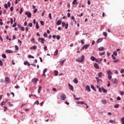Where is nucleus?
I'll use <instances>...</instances> for the list:
<instances>
[{
  "instance_id": "obj_1",
  "label": "nucleus",
  "mask_w": 124,
  "mask_h": 124,
  "mask_svg": "<svg viewBox=\"0 0 124 124\" xmlns=\"http://www.w3.org/2000/svg\"><path fill=\"white\" fill-rule=\"evenodd\" d=\"M85 61V56L82 55L81 58H78V59L76 60V62H83Z\"/></svg>"
},
{
  "instance_id": "obj_2",
  "label": "nucleus",
  "mask_w": 124,
  "mask_h": 124,
  "mask_svg": "<svg viewBox=\"0 0 124 124\" xmlns=\"http://www.w3.org/2000/svg\"><path fill=\"white\" fill-rule=\"evenodd\" d=\"M90 60L92 61V62H98V60L96 58L94 57L93 56H92L90 58Z\"/></svg>"
},
{
  "instance_id": "obj_3",
  "label": "nucleus",
  "mask_w": 124,
  "mask_h": 124,
  "mask_svg": "<svg viewBox=\"0 0 124 124\" xmlns=\"http://www.w3.org/2000/svg\"><path fill=\"white\" fill-rule=\"evenodd\" d=\"M68 87L69 88L70 91H71L72 92H74V87H73V86L70 83H69Z\"/></svg>"
},
{
  "instance_id": "obj_4",
  "label": "nucleus",
  "mask_w": 124,
  "mask_h": 124,
  "mask_svg": "<svg viewBox=\"0 0 124 124\" xmlns=\"http://www.w3.org/2000/svg\"><path fill=\"white\" fill-rule=\"evenodd\" d=\"M10 5H11V4H10V2H7V3H5L4 5L5 8H8V7H10Z\"/></svg>"
},
{
  "instance_id": "obj_5",
  "label": "nucleus",
  "mask_w": 124,
  "mask_h": 124,
  "mask_svg": "<svg viewBox=\"0 0 124 124\" xmlns=\"http://www.w3.org/2000/svg\"><path fill=\"white\" fill-rule=\"evenodd\" d=\"M39 42H41V43H42V44H44V42L45 41V38H40L39 39H38Z\"/></svg>"
},
{
  "instance_id": "obj_6",
  "label": "nucleus",
  "mask_w": 124,
  "mask_h": 124,
  "mask_svg": "<svg viewBox=\"0 0 124 124\" xmlns=\"http://www.w3.org/2000/svg\"><path fill=\"white\" fill-rule=\"evenodd\" d=\"M61 99H62V100H65L66 99V95L64 94L62 95L61 96Z\"/></svg>"
},
{
  "instance_id": "obj_7",
  "label": "nucleus",
  "mask_w": 124,
  "mask_h": 124,
  "mask_svg": "<svg viewBox=\"0 0 124 124\" xmlns=\"http://www.w3.org/2000/svg\"><path fill=\"white\" fill-rule=\"evenodd\" d=\"M5 81L6 83L9 84L10 82V79H9L8 77H6L5 78Z\"/></svg>"
},
{
  "instance_id": "obj_8",
  "label": "nucleus",
  "mask_w": 124,
  "mask_h": 124,
  "mask_svg": "<svg viewBox=\"0 0 124 124\" xmlns=\"http://www.w3.org/2000/svg\"><path fill=\"white\" fill-rule=\"evenodd\" d=\"M25 15H27L28 18H31V13H29V12H26L25 13Z\"/></svg>"
},
{
  "instance_id": "obj_9",
  "label": "nucleus",
  "mask_w": 124,
  "mask_h": 124,
  "mask_svg": "<svg viewBox=\"0 0 124 124\" xmlns=\"http://www.w3.org/2000/svg\"><path fill=\"white\" fill-rule=\"evenodd\" d=\"M109 123H110V124H118V122L116 121V120H109Z\"/></svg>"
},
{
  "instance_id": "obj_10",
  "label": "nucleus",
  "mask_w": 124,
  "mask_h": 124,
  "mask_svg": "<svg viewBox=\"0 0 124 124\" xmlns=\"http://www.w3.org/2000/svg\"><path fill=\"white\" fill-rule=\"evenodd\" d=\"M85 89L86 91H87V92H91V87H90V86L89 85L86 86L85 87Z\"/></svg>"
},
{
  "instance_id": "obj_11",
  "label": "nucleus",
  "mask_w": 124,
  "mask_h": 124,
  "mask_svg": "<svg viewBox=\"0 0 124 124\" xmlns=\"http://www.w3.org/2000/svg\"><path fill=\"white\" fill-rule=\"evenodd\" d=\"M5 52L7 54H12L13 53V51H12L11 50H8V49L6 50Z\"/></svg>"
},
{
  "instance_id": "obj_12",
  "label": "nucleus",
  "mask_w": 124,
  "mask_h": 124,
  "mask_svg": "<svg viewBox=\"0 0 124 124\" xmlns=\"http://www.w3.org/2000/svg\"><path fill=\"white\" fill-rule=\"evenodd\" d=\"M46 72H47V68H45L43 72V76H45V77H46V74H45V73H46Z\"/></svg>"
},
{
  "instance_id": "obj_13",
  "label": "nucleus",
  "mask_w": 124,
  "mask_h": 124,
  "mask_svg": "<svg viewBox=\"0 0 124 124\" xmlns=\"http://www.w3.org/2000/svg\"><path fill=\"white\" fill-rule=\"evenodd\" d=\"M94 67L97 69H99V66H98V64H97V63H94Z\"/></svg>"
},
{
  "instance_id": "obj_14",
  "label": "nucleus",
  "mask_w": 124,
  "mask_h": 124,
  "mask_svg": "<svg viewBox=\"0 0 124 124\" xmlns=\"http://www.w3.org/2000/svg\"><path fill=\"white\" fill-rule=\"evenodd\" d=\"M37 49V47L36 46H34L30 47V50H36Z\"/></svg>"
},
{
  "instance_id": "obj_15",
  "label": "nucleus",
  "mask_w": 124,
  "mask_h": 124,
  "mask_svg": "<svg viewBox=\"0 0 124 124\" xmlns=\"http://www.w3.org/2000/svg\"><path fill=\"white\" fill-rule=\"evenodd\" d=\"M74 84H78V78H75L73 80Z\"/></svg>"
},
{
  "instance_id": "obj_16",
  "label": "nucleus",
  "mask_w": 124,
  "mask_h": 124,
  "mask_svg": "<svg viewBox=\"0 0 124 124\" xmlns=\"http://www.w3.org/2000/svg\"><path fill=\"white\" fill-rule=\"evenodd\" d=\"M38 81V79H37V78H33L32 79V83H37Z\"/></svg>"
},
{
  "instance_id": "obj_17",
  "label": "nucleus",
  "mask_w": 124,
  "mask_h": 124,
  "mask_svg": "<svg viewBox=\"0 0 124 124\" xmlns=\"http://www.w3.org/2000/svg\"><path fill=\"white\" fill-rule=\"evenodd\" d=\"M112 81L113 84H117V83H118V80H117V79H116V78H113L112 79Z\"/></svg>"
},
{
  "instance_id": "obj_18",
  "label": "nucleus",
  "mask_w": 124,
  "mask_h": 124,
  "mask_svg": "<svg viewBox=\"0 0 124 124\" xmlns=\"http://www.w3.org/2000/svg\"><path fill=\"white\" fill-rule=\"evenodd\" d=\"M76 103H77V104H81V105H83V104H85V102L78 101V102H76Z\"/></svg>"
},
{
  "instance_id": "obj_19",
  "label": "nucleus",
  "mask_w": 124,
  "mask_h": 124,
  "mask_svg": "<svg viewBox=\"0 0 124 124\" xmlns=\"http://www.w3.org/2000/svg\"><path fill=\"white\" fill-rule=\"evenodd\" d=\"M108 75H112V72L110 70H108L107 71Z\"/></svg>"
},
{
  "instance_id": "obj_20",
  "label": "nucleus",
  "mask_w": 124,
  "mask_h": 124,
  "mask_svg": "<svg viewBox=\"0 0 124 124\" xmlns=\"http://www.w3.org/2000/svg\"><path fill=\"white\" fill-rule=\"evenodd\" d=\"M103 75V73L102 72H100L98 74V76L99 78H101Z\"/></svg>"
},
{
  "instance_id": "obj_21",
  "label": "nucleus",
  "mask_w": 124,
  "mask_h": 124,
  "mask_svg": "<svg viewBox=\"0 0 124 124\" xmlns=\"http://www.w3.org/2000/svg\"><path fill=\"white\" fill-rule=\"evenodd\" d=\"M83 47H84V49H87L88 47H90V44L85 45L83 46Z\"/></svg>"
},
{
  "instance_id": "obj_22",
  "label": "nucleus",
  "mask_w": 124,
  "mask_h": 124,
  "mask_svg": "<svg viewBox=\"0 0 124 124\" xmlns=\"http://www.w3.org/2000/svg\"><path fill=\"white\" fill-rule=\"evenodd\" d=\"M102 92H103V93H107V90H106V89H105L104 88H103V87H102Z\"/></svg>"
},
{
  "instance_id": "obj_23",
  "label": "nucleus",
  "mask_w": 124,
  "mask_h": 124,
  "mask_svg": "<svg viewBox=\"0 0 124 124\" xmlns=\"http://www.w3.org/2000/svg\"><path fill=\"white\" fill-rule=\"evenodd\" d=\"M91 89H92V90H93V91H94V92H96V90L95 89V88H94V86L93 85H91Z\"/></svg>"
},
{
  "instance_id": "obj_24",
  "label": "nucleus",
  "mask_w": 124,
  "mask_h": 124,
  "mask_svg": "<svg viewBox=\"0 0 124 124\" xmlns=\"http://www.w3.org/2000/svg\"><path fill=\"white\" fill-rule=\"evenodd\" d=\"M41 90H42V87L39 86V89L38 90V93H39L41 91Z\"/></svg>"
},
{
  "instance_id": "obj_25",
  "label": "nucleus",
  "mask_w": 124,
  "mask_h": 124,
  "mask_svg": "<svg viewBox=\"0 0 124 124\" xmlns=\"http://www.w3.org/2000/svg\"><path fill=\"white\" fill-rule=\"evenodd\" d=\"M61 24H62V20H59L58 21H57L56 24L58 25V26L61 25Z\"/></svg>"
},
{
  "instance_id": "obj_26",
  "label": "nucleus",
  "mask_w": 124,
  "mask_h": 124,
  "mask_svg": "<svg viewBox=\"0 0 124 124\" xmlns=\"http://www.w3.org/2000/svg\"><path fill=\"white\" fill-rule=\"evenodd\" d=\"M65 61H66L65 60H62L61 62H60L61 65H63Z\"/></svg>"
},
{
  "instance_id": "obj_27",
  "label": "nucleus",
  "mask_w": 124,
  "mask_h": 124,
  "mask_svg": "<svg viewBox=\"0 0 124 124\" xmlns=\"http://www.w3.org/2000/svg\"><path fill=\"white\" fill-rule=\"evenodd\" d=\"M121 124H124V117H122L121 119Z\"/></svg>"
},
{
  "instance_id": "obj_28",
  "label": "nucleus",
  "mask_w": 124,
  "mask_h": 124,
  "mask_svg": "<svg viewBox=\"0 0 124 124\" xmlns=\"http://www.w3.org/2000/svg\"><path fill=\"white\" fill-rule=\"evenodd\" d=\"M101 101L103 104H106L107 103L106 100H101Z\"/></svg>"
},
{
  "instance_id": "obj_29",
  "label": "nucleus",
  "mask_w": 124,
  "mask_h": 124,
  "mask_svg": "<svg viewBox=\"0 0 124 124\" xmlns=\"http://www.w3.org/2000/svg\"><path fill=\"white\" fill-rule=\"evenodd\" d=\"M55 76H58V74H59V72L57 70L54 71Z\"/></svg>"
},
{
  "instance_id": "obj_30",
  "label": "nucleus",
  "mask_w": 124,
  "mask_h": 124,
  "mask_svg": "<svg viewBox=\"0 0 124 124\" xmlns=\"http://www.w3.org/2000/svg\"><path fill=\"white\" fill-rule=\"evenodd\" d=\"M58 53H59V50H58V49H56L54 52V56H57Z\"/></svg>"
},
{
  "instance_id": "obj_31",
  "label": "nucleus",
  "mask_w": 124,
  "mask_h": 124,
  "mask_svg": "<svg viewBox=\"0 0 124 124\" xmlns=\"http://www.w3.org/2000/svg\"><path fill=\"white\" fill-rule=\"evenodd\" d=\"M102 40H103V39L102 38L99 39L97 41V43H100V42H101V41H102Z\"/></svg>"
},
{
  "instance_id": "obj_32",
  "label": "nucleus",
  "mask_w": 124,
  "mask_h": 124,
  "mask_svg": "<svg viewBox=\"0 0 124 124\" xmlns=\"http://www.w3.org/2000/svg\"><path fill=\"white\" fill-rule=\"evenodd\" d=\"M98 50H99V51H103V50H104V47L103 46L99 47L98 48Z\"/></svg>"
},
{
  "instance_id": "obj_33",
  "label": "nucleus",
  "mask_w": 124,
  "mask_h": 124,
  "mask_svg": "<svg viewBox=\"0 0 124 124\" xmlns=\"http://www.w3.org/2000/svg\"><path fill=\"white\" fill-rule=\"evenodd\" d=\"M103 34L105 37H107V32H103Z\"/></svg>"
},
{
  "instance_id": "obj_34",
  "label": "nucleus",
  "mask_w": 124,
  "mask_h": 124,
  "mask_svg": "<svg viewBox=\"0 0 124 124\" xmlns=\"http://www.w3.org/2000/svg\"><path fill=\"white\" fill-rule=\"evenodd\" d=\"M114 107L115 108H118V107H120V105L119 104H117L115 105Z\"/></svg>"
},
{
  "instance_id": "obj_35",
  "label": "nucleus",
  "mask_w": 124,
  "mask_h": 124,
  "mask_svg": "<svg viewBox=\"0 0 124 124\" xmlns=\"http://www.w3.org/2000/svg\"><path fill=\"white\" fill-rule=\"evenodd\" d=\"M28 58H29V59H34V57L32 56L31 55H28Z\"/></svg>"
},
{
  "instance_id": "obj_36",
  "label": "nucleus",
  "mask_w": 124,
  "mask_h": 124,
  "mask_svg": "<svg viewBox=\"0 0 124 124\" xmlns=\"http://www.w3.org/2000/svg\"><path fill=\"white\" fill-rule=\"evenodd\" d=\"M108 80H111V79H112L111 75H108Z\"/></svg>"
},
{
  "instance_id": "obj_37",
  "label": "nucleus",
  "mask_w": 124,
  "mask_h": 124,
  "mask_svg": "<svg viewBox=\"0 0 124 124\" xmlns=\"http://www.w3.org/2000/svg\"><path fill=\"white\" fill-rule=\"evenodd\" d=\"M3 65V62H2V61L0 59V66H2Z\"/></svg>"
},
{
  "instance_id": "obj_38",
  "label": "nucleus",
  "mask_w": 124,
  "mask_h": 124,
  "mask_svg": "<svg viewBox=\"0 0 124 124\" xmlns=\"http://www.w3.org/2000/svg\"><path fill=\"white\" fill-rule=\"evenodd\" d=\"M36 28L37 30H38V29H39V26L38 25V23L37 22H36Z\"/></svg>"
},
{
  "instance_id": "obj_39",
  "label": "nucleus",
  "mask_w": 124,
  "mask_h": 124,
  "mask_svg": "<svg viewBox=\"0 0 124 124\" xmlns=\"http://www.w3.org/2000/svg\"><path fill=\"white\" fill-rule=\"evenodd\" d=\"M48 17L50 20H52V15L51 14V13H49L48 14Z\"/></svg>"
},
{
  "instance_id": "obj_40",
  "label": "nucleus",
  "mask_w": 124,
  "mask_h": 124,
  "mask_svg": "<svg viewBox=\"0 0 124 124\" xmlns=\"http://www.w3.org/2000/svg\"><path fill=\"white\" fill-rule=\"evenodd\" d=\"M2 57L3 58V59H6V55L4 54H2Z\"/></svg>"
},
{
  "instance_id": "obj_41",
  "label": "nucleus",
  "mask_w": 124,
  "mask_h": 124,
  "mask_svg": "<svg viewBox=\"0 0 124 124\" xmlns=\"http://www.w3.org/2000/svg\"><path fill=\"white\" fill-rule=\"evenodd\" d=\"M64 27H65V29H66V30H67L68 29V24L67 23Z\"/></svg>"
},
{
  "instance_id": "obj_42",
  "label": "nucleus",
  "mask_w": 124,
  "mask_h": 124,
  "mask_svg": "<svg viewBox=\"0 0 124 124\" xmlns=\"http://www.w3.org/2000/svg\"><path fill=\"white\" fill-rule=\"evenodd\" d=\"M104 54H105V51H104L103 52H100L99 54L100 55V56H103V55H104Z\"/></svg>"
},
{
  "instance_id": "obj_43",
  "label": "nucleus",
  "mask_w": 124,
  "mask_h": 124,
  "mask_svg": "<svg viewBox=\"0 0 124 124\" xmlns=\"http://www.w3.org/2000/svg\"><path fill=\"white\" fill-rule=\"evenodd\" d=\"M44 49L45 51H48V48H47V46H45L44 47Z\"/></svg>"
},
{
  "instance_id": "obj_44",
  "label": "nucleus",
  "mask_w": 124,
  "mask_h": 124,
  "mask_svg": "<svg viewBox=\"0 0 124 124\" xmlns=\"http://www.w3.org/2000/svg\"><path fill=\"white\" fill-rule=\"evenodd\" d=\"M113 55H114V56H118V52L117 51H114Z\"/></svg>"
},
{
  "instance_id": "obj_45",
  "label": "nucleus",
  "mask_w": 124,
  "mask_h": 124,
  "mask_svg": "<svg viewBox=\"0 0 124 124\" xmlns=\"http://www.w3.org/2000/svg\"><path fill=\"white\" fill-rule=\"evenodd\" d=\"M56 38L57 40H60V39H61V37L59 35H57L56 36Z\"/></svg>"
},
{
  "instance_id": "obj_46",
  "label": "nucleus",
  "mask_w": 124,
  "mask_h": 124,
  "mask_svg": "<svg viewBox=\"0 0 124 124\" xmlns=\"http://www.w3.org/2000/svg\"><path fill=\"white\" fill-rule=\"evenodd\" d=\"M1 106H2V105H5V102L4 101H2L1 103Z\"/></svg>"
},
{
  "instance_id": "obj_47",
  "label": "nucleus",
  "mask_w": 124,
  "mask_h": 124,
  "mask_svg": "<svg viewBox=\"0 0 124 124\" xmlns=\"http://www.w3.org/2000/svg\"><path fill=\"white\" fill-rule=\"evenodd\" d=\"M40 24L42 26H44V22L43 21H40Z\"/></svg>"
},
{
  "instance_id": "obj_48",
  "label": "nucleus",
  "mask_w": 124,
  "mask_h": 124,
  "mask_svg": "<svg viewBox=\"0 0 124 124\" xmlns=\"http://www.w3.org/2000/svg\"><path fill=\"white\" fill-rule=\"evenodd\" d=\"M77 2V0H74L73 1V4L74 5L75 3Z\"/></svg>"
},
{
  "instance_id": "obj_49",
  "label": "nucleus",
  "mask_w": 124,
  "mask_h": 124,
  "mask_svg": "<svg viewBox=\"0 0 124 124\" xmlns=\"http://www.w3.org/2000/svg\"><path fill=\"white\" fill-rule=\"evenodd\" d=\"M0 25H1V26L3 25V23H2V20H1V19H0Z\"/></svg>"
},
{
  "instance_id": "obj_50",
  "label": "nucleus",
  "mask_w": 124,
  "mask_h": 124,
  "mask_svg": "<svg viewBox=\"0 0 124 124\" xmlns=\"http://www.w3.org/2000/svg\"><path fill=\"white\" fill-rule=\"evenodd\" d=\"M111 57H112L113 60H116V57H115V56H114L113 54L111 55Z\"/></svg>"
},
{
  "instance_id": "obj_51",
  "label": "nucleus",
  "mask_w": 124,
  "mask_h": 124,
  "mask_svg": "<svg viewBox=\"0 0 124 124\" xmlns=\"http://www.w3.org/2000/svg\"><path fill=\"white\" fill-rule=\"evenodd\" d=\"M44 37H46V38L48 37V35H47V33H45L44 34Z\"/></svg>"
},
{
  "instance_id": "obj_52",
  "label": "nucleus",
  "mask_w": 124,
  "mask_h": 124,
  "mask_svg": "<svg viewBox=\"0 0 124 124\" xmlns=\"http://www.w3.org/2000/svg\"><path fill=\"white\" fill-rule=\"evenodd\" d=\"M102 88H99V92H100V93H102Z\"/></svg>"
},
{
  "instance_id": "obj_53",
  "label": "nucleus",
  "mask_w": 124,
  "mask_h": 124,
  "mask_svg": "<svg viewBox=\"0 0 124 124\" xmlns=\"http://www.w3.org/2000/svg\"><path fill=\"white\" fill-rule=\"evenodd\" d=\"M95 79H96L97 83H99V78H98V77H96Z\"/></svg>"
},
{
  "instance_id": "obj_54",
  "label": "nucleus",
  "mask_w": 124,
  "mask_h": 124,
  "mask_svg": "<svg viewBox=\"0 0 124 124\" xmlns=\"http://www.w3.org/2000/svg\"><path fill=\"white\" fill-rule=\"evenodd\" d=\"M34 104H37V105H38L39 104V101H38V100L37 101H36L34 103Z\"/></svg>"
},
{
  "instance_id": "obj_55",
  "label": "nucleus",
  "mask_w": 124,
  "mask_h": 124,
  "mask_svg": "<svg viewBox=\"0 0 124 124\" xmlns=\"http://www.w3.org/2000/svg\"><path fill=\"white\" fill-rule=\"evenodd\" d=\"M44 14H45V11H44V12H43L42 13L41 16L42 17H43L44 16Z\"/></svg>"
},
{
  "instance_id": "obj_56",
  "label": "nucleus",
  "mask_w": 124,
  "mask_h": 124,
  "mask_svg": "<svg viewBox=\"0 0 124 124\" xmlns=\"http://www.w3.org/2000/svg\"><path fill=\"white\" fill-rule=\"evenodd\" d=\"M23 13V8H21L20 10V14H22Z\"/></svg>"
},
{
  "instance_id": "obj_57",
  "label": "nucleus",
  "mask_w": 124,
  "mask_h": 124,
  "mask_svg": "<svg viewBox=\"0 0 124 124\" xmlns=\"http://www.w3.org/2000/svg\"><path fill=\"white\" fill-rule=\"evenodd\" d=\"M114 73L115 74H118L119 73V72L117 70H115Z\"/></svg>"
},
{
  "instance_id": "obj_58",
  "label": "nucleus",
  "mask_w": 124,
  "mask_h": 124,
  "mask_svg": "<svg viewBox=\"0 0 124 124\" xmlns=\"http://www.w3.org/2000/svg\"><path fill=\"white\" fill-rule=\"evenodd\" d=\"M16 26H17V23H15L13 26V28H15V27H16Z\"/></svg>"
},
{
  "instance_id": "obj_59",
  "label": "nucleus",
  "mask_w": 124,
  "mask_h": 124,
  "mask_svg": "<svg viewBox=\"0 0 124 124\" xmlns=\"http://www.w3.org/2000/svg\"><path fill=\"white\" fill-rule=\"evenodd\" d=\"M21 30L22 31H25V28L24 27H21Z\"/></svg>"
},
{
  "instance_id": "obj_60",
  "label": "nucleus",
  "mask_w": 124,
  "mask_h": 124,
  "mask_svg": "<svg viewBox=\"0 0 124 124\" xmlns=\"http://www.w3.org/2000/svg\"><path fill=\"white\" fill-rule=\"evenodd\" d=\"M120 94H121V95H124V92L121 91V92H120Z\"/></svg>"
},
{
  "instance_id": "obj_61",
  "label": "nucleus",
  "mask_w": 124,
  "mask_h": 124,
  "mask_svg": "<svg viewBox=\"0 0 124 124\" xmlns=\"http://www.w3.org/2000/svg\"><path fill=\"white\" fill-rule=\"evenodd\" d=\"M16 50H19V47L17 46H15Z\"/></svg>"
},
{
  "instance_id": "obj_62",
  "label": "nucleus",
  "mask_w": 124,
  "mask_h": 124,
  "mask_svg": "<svg viewBox=\"0 0 124 124\" xmlns=\"http://www.w3.org/2000/svg\"><path fill=\"white\" fill-rule=\"evenodd\" d=\"M65 25H66V24H65V23L62 22V27H65Z\"/></svg>"
},
{
  "instance_id": "obj_63",
  "label": "nucleus",
  "mask_w": 124,
  "mask_h": 124,
  "mask_svg": "<svg viewBox=\"0 0 124 124\" xmlns=\"http://www.w3.org/2000/svg\"><path fill=\"white\" fill-rule=\"evenodd\" d=\"M121 73L123 74L124 73V69H122L120 71Z\"/></svg>"
},
{
  "instance_id": "obj_64",
  "label": "nucleus",
  "mask_w": 124,
  "mask_h": 124,
  "mask_svg": "<svg viewBox=\"0 0 124 124\" xmlns=\"http://www.w3.org/2000/svg\"><path fill=\"white\" fill-rule=\"evenodd\" d=\"M117 100H121V97L120 96L117 97Z\"/></svg>"
}]
</instances>
